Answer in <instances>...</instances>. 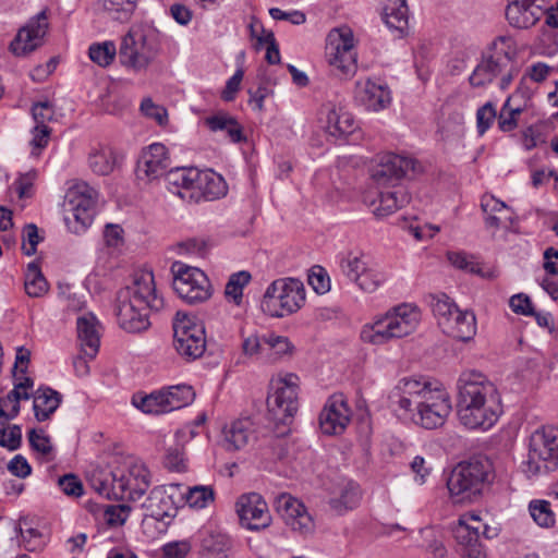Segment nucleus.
<instances>
[{"mask_svg": "<svg viewBox=\"0 0 558 558\" xmlns=\"http://www.w3.org/2000/svg\"><path fill=\"white\" fill-rule=\"evenodd\" d=\"M389 399L399 409L411 413L413 423L425 429L441 427L452 409L448 392L433 388L426 379L402 378Z\"/></svg>", "mask_w": 558, "mask_h": 558, "instance_id": "f257e3e1", "label": "nucleus"}, {"mask_svg": "<svg viewBox=\"0 0 558 558\" xmlns=\"http://www.w3.org/2000/svg\"><path fill=\"white\" fill-rule=\"evenodd\" d=\"M457 413L470 429H488L498 418L500 398L496 386L482 373L464 371L459 376Z\"/></svg>", "mask_w": 558, "mask_h": 558, "instance_id": "f03ea898", "label": "nucleus"}, {"mask_svg": "<svg viewBox=\"0 0 558 558\" xmlns=\"http://www.w3.org/2000/svg\"><path fill=\"white\" fill-rule=\"evenodd\" d=\"M85 476L95 492L116 500H140L151 485L149 470L138 460H130L113 470L90 466Z\"/></svg>", "mask_w": 558, "mask_h": 558, "instance_id": "7ed1b4c3", "label": "nucleus"}, {"mask_svg": "<svg viewBox=\"0 0 558 558\" xmlns=\"http://www.w3.org/2000/svg\"><path fill=\"white\" fill-rule=\"evenodd\" d=\"M493 480V462L487 457L476 456L453 468L447 487L454 502H471L482 495L484 486Z\"/></svg>", "mask_w": 558, "mask_h": 558, "instance_id": "20e7f679", "label": "nucleus"}, {"mask_svg": "<svg viewBox=\"0 0 558 558\" xmlns=\"http://www.w3.org/2000/svg\"><path fill=\"white\" fill-rule=\"evenodd\" d=\"M421 320L417 307L401 304L387 312L372 325H365L361 339L365 343L385 344L392 339L407 337L415 331Z\"/></svg>", "mask_w": 558, "mask_h": 558, "instance_id": "39448f33", "label": "nucleus"}, {"mask_svg": "<svg viewBox=\"0 0 558 558\" xmlns=\"http://www.w3.org/2000/svg\"><path fill=\"white\" fill-rule=\"evenodd\" d=\"M558 466V428L543 426L530 437L524 473L527 477L545 475Z\"/></svg>", "mask_w": 558, "mask_h": 558, "instance_id": "423d86ee", "label": "nucleus"}, {"mask_svg": "<svg viewBox=\"0 0 558 558\" xmlns=\"http://www.w3.org/2000/svg\"><path fill=\"white\" fill-rule=\"evenodd\" d=\"M305 302L302 281L294 278L275 280L266 290L260 306L272 317H284L299 311Z\"/></svg>", "mask_w": 558, "mask_h": 558, "instance_id": "0eeeda50", "label": "nucleus"}, {"mask_svg": "<svg viewBox=\"0 0 558 558\" xmlns=\"http://www.w3.org/2000/svg\"><path fill=\"white\" fill-rule=\"evenodd\" d=\"M481 533L492 539L498 535L496 527H489L474 514L462 515L453 529V536L464 558H486V550L481 543Z\"/></svg>", "mask_w": 558, "mask_h": 558, "instance_id": "6e6552de", "label": "nucleus"}, {"mask_svg": "<svg viewBox=\"0 0 558 558\" xmlns=\"http://www.w3.org/2000/svg\"><path fill=\"white\" fill-rule=\"evenodd\" d=\"M173 345L182 357L194 361L206 350V333L202 323L194 322L185 313L177 312L173 319Z\"/></svg>", "mask_w": 558, "mask_h": 558, "instance_id": "1a4fd4ad", "label": "nucleus"}, {"mask_svg": "<svg viewBox=\"0 0 558 558\" xmlns=\"http://www.w3.org/2000/svg\"><path fill=\"white\" fill-rule=\"evenodd\" d=\"M158 45L153 36L141 29H131L122 38L119 59L122 65L141 71L146 69L158 54Z\"/></svg>", "mask_w": 558, "mask_h": 558, "instance_id": "9d476101", "label": "nucleus"}, {"mask_svg": "<svg viewBox=\"0 0 558 558\" xmlns=\"http://www.w3.org/2000/svg\"><path fill=\"white\" fill-rule=\"evenodd\" d=\"M326 56L329 64L341 77H349L356 71V52L353 33L348 27L335 28L327 36Z\"/></svg>", "mask_w": 558, "mask_h": 558, "instance_id": "9b49d317", "label": "nucleus"}, {"mask_svg": "<svg viewBox=\"0 0 558 558\" xmlns=\"http://www.w3.org/2000/svg\"><path fill=\"white\" fill-rule=\"evenodd\" d=\"M173 290L189 304H197L211 295V284L204 271L184 264H174Z\"/></svg>", "mask_w": 558, "mask_h": 558, "instance_id": "f8f14e48", "label": "nucleus"}, {"mask_svg": "<svg viewBox=\"0 0 558 558\" xmlns=\"http://www.w3.org/2000/svg\"><path fill=\"white\" fill-rule=\"evenodd\" d=\"M421 171L422 167L415 159L388 153L378 157L371 169V178L378 187H398L397 183L402 178Z\"/></svg>", "mask_w": 558, "mask_h": 558, "instance_id": "ddd939ff", "label": "nucleus"}, {"mask_svg": "<svg viewBox=\"0 0 558 558\" xmlns=\"http://www.w3.org/2000/svg\"><path fill=\"white\" fill-rule=\"evenodd\" d=\"M98 203V192L87 182L72 180L73 231L84 233L94 222Z\"/></svg>", "mask_w": 558, "mask_h": 558, "instance_id": "4468645a", "label": "nucleus"}, {"mask_svg": "<svg viewBox=\"0 0 558 558\" xmlns=\"http://www.w3.org/2000/svg\"><path fill=\"white\" fill-rule=\"evenodd\" d=\"M151 310L138 302L134 303L126 292H117L113 313L120 328L128 332H142L150 326L149 312Z\"/></svg>", "mask_w": 558, "mask_h": 558, "instance_id": "2eb2a0df", "label": "nucleus"}, {"mask_svg": "<svg viewBox=\"0 0 558 558\" xmlns=\"http://www.w3.org/2000/svg\"><path fill=\"white\" fill-rule=\"evenodd\" d=\"M48 28L47 9H45L19 29L9 46L10 51L16 57L28 56L44 45Z\"/></svg>", "mask_w": 558, "mask_h": 558, "instance_id": "dca6fc26", "label": "nucleus"}, {"mask_svg": "<svg viewBox=\"0 0 558 558\" xmlns=\"http://www.w3.org/2000/svg\"><path fill=\"white\" fill-rule=\"evenodd\" d=\"M298 376L288 374L282 380V386L277 388L274 395L267 399L268 411L274 421L288 424L298 411Z\"/></svg>", "mask_w": 558, "mask_h": 558, "instance_id": "f3484780", "label": "nucleus"}, {"mask_svg": "<svg viewBox=\"0 0 558 558\" xmlns=\"http://www.w3.org/2000/svg\"><path fill=\"white\" fill-rule=\"evenodd\" d=\"M275 508L293 532L303 536L314 532L315 523L306 507L290 494L279 495L275 500Z\"/></svg>", "mask_w": 558, "mask_h": 558, "instance_id": "a211bd4d", "label": "nucleus"}, {"mask_svg": "<svg viewBox=\"0 0 558 558\" xmlns=\"http://www.w3.org/2000/svg\"><path fill=\"white\" fill-rule=\"evenodd\" d=\"M236 513L243 527L260 531L271 523L267 502L257 493L242 495L236 501Z\"/></svg>", "mask_w": 558, "mask_h": 558, "instance_id": "6ab92c4d", "label": "nucleus"}, {"mask_svg": "<svg viewBox=\"0 0 558 558\" xmlns=\"http://www.w3.org/2000/svg\"><path fill=\"white\" fill-rule=\"evenodd\" d=\"M171 161L167 147L161 143H154L142 151L137 161L136 177L146 183L165 177Z\"/></svg>", "mask_w": 558, "mask_h": 558, "instance_id": "aec40b11", "label": "nucleus"}, {"mask_svg": "<svg viewBox=\"0 0 558 558\" xmlns=\"http://www.w3.org/2000/svg\"><path fill=\"white\" fill-rule=\"evenodd\" d=\"M351 410L342 395L331 396L319 414V426L325 435L342 434L350 422Z\"/></svg>", "mask_w": 558, "mask_h": 558, "instance_id": "412c9836", "label": "nucleus"}, {"mask_svg": "<svg viewBox=\"0 0 558 558\" xmlns=\"http://www.w3.org/2000/svg\"><path fill=\"white\" fill-rule=\"evenodd\" d=\"M517 73V68L510 66L507 69L502 62L489 54L484 57L476 65L469 81L474 87H483L486 84L492 83L497 76L501 75L499 86L501 89H506Z\"/></svg>", "mask_w": 558, "mask_h": 558, "instance_id": "4be33fe9", "label": "nucleus"}, {"mask_svg": "<svg viewBox=\"0 0 558 558\" xmlns=\"http://www.w3.org/2000/svg\"><path fill=\"white\" fill-rule=\"evenodd\" d=\"M101 338V324L92 312H84L76 317V343L78 351L86 357L95 359Z\"/></svg>", "mask_w": 558, "mask_h": 558, "instance_id": "5701e85b", "label": "nucleus"}, {"mask_svg": "<svg viewBox=\"0 0 558 558\" xmlns=\"http://www.w3.org/2000/svg\"><path fill=\"white\" fill-rule=\"evenodd\" d=\"M118 292H126L130 299L158 312L163 307V299L156 293L154 275L151 271L136 272L132 283L121 288Z\"/></svg>", "mask_w": 558, "mask_h": 558, "instance_id": "b1692460", "label": "nucleus"}, {"mask_svg": "<svg viewBox=\"0 0 558 558\" xmlns=\"http://www.w3.org/2000/svg\"><path fill=\"white\" fill-rule=\"evenodd\" d=\"M227 192L225 180L214 171H201L197 169L194 187L189 195L178 191V196L182 199L198 202L201 197L206 201H213L223 196Z\"/></svg>", "mask_w": 558, "mask_h": 558, "instance_id": "393cba45", "label": "nucleus"}, {"mask_svg": "<svg viewBox=\"0 0 558 558\" xmlns=\"http://www.w3.org/2000/svg\"><path fill=\"white\" fill-rule=\"evenodd\" d=\"M544 13L542 5L527 0L509 1L506 17L517 28H529L536 24Z\"/></svg>", "mask_w": 558, "mask_h": 558, "instance_id": "a878e982", "label": "nucleus"}, {"mask_svg": "<svg viewBox=\"0 0 558 558\" xmlns=\"http://www.w3.org/2000/svg\"><path fill=\"white\" fill-rule=\"evenodd\" d=\"M355 99L369 111H379L385 109L391 100L390 92L367 80L364 83L359 82L355 89Z\"/></svg>", "mask_w": 558, "mask_h": 558, "instance_id": "bb28decb", "label": "nucleus"}, {"mask_svg": "<svg viewBox=\"0 0 558 558\" xmlns=\"http://www.w3.org/2000/svg\"><path fill=\"white\" fill-rule=\"evenodd\" d=\"M444 332L450 337L468 342L476 335V318L471 311L458 310L450 319H446Z\"/></svg>", "mask_w": 558, "mask_h": 558, "instance_id": "cd10ccee", "label": "nucleus"}, {"mask_svg": "<svg viewBox=\"0 0 558 558\" xmlns=\"http://www.w3.org/2000/svg\"><path fill=\"white\" fill-rule=\"evenodd\" d=\"M87 163L95 174L109 175L117 165L116 151L109 145L98 143L90 147Z\"/></svg>", "mask_w": 558, "mask_h": 558, "instance_id": "c85d7f7f", "label": "nucleus"}, {"mask_svg": "<svg viewBox=\"0 0 558 558\" xmlns=\"http://www.w3.org/2000/svg\"><path fill=\"white\" fill-rule=\"evenodd\" d=\"M326 130L333 137H347L356 130L355 120L349 111L343 108L328 106Z\"/></svg>", "mask_w": 558, "mask_h": 558, "instance_id": "c756f323", "label": "nucleus"}, {"mask_svg": "<svg viewBox=\"0 0 558 558\" xmlns=\"http://www.w3.org/2000/svg\"><path fill=\"white\" fill-rule=\"evenodd\" d=\"M383 20L389 28L396 29L401 34L408 28L409 16L405 0H381Z\"/></svg>", "mask_w": 558, "mask_h": 558, "instance_id": "7c9ffc66", "label": "nucleus"}, {"mask_svg": "<svg viewBox=\"0 0 558 558\" xmlns=\"http://www.w3.org/2000/svg\"><path fill=\"white\" fill-rule=\"evenodd\" d=\"M33 409L35 417L39 422H44L58 409L61 397L59 392L49 388L40 387L34 395Z\"/></svg>", "mask_w": 558, "mask_h": 558, "instance_id": "2f4dec72", "label": "nucleus"}, {"mask_svg": "<svg viewBox=\"0 0 558 558\" xmlns=\"http://www.w3.org/2000/svg\"><path fill=\"white\" fill-rule=\"evenodd\" d=\"M391 191H380L378 205L374 209L377 217H386L410 203V194L402 187H392Z\"/></svg>", "mask_w": 558, "mask_h": 558, "instance_id": "473e14b6", "label": "nucleus"}, {"mask_svg": "<svg viewBox=\"0 0 558 558\" xmlns=\"http://www.w3.org/2000/svg\"><path fill=\"white\" fill-rule=\"evenodd\" d=\"M163 488L154 487L146 500L141 505L144 510V517H150L157 521H163L166 518L174 517L171 510L167 496L165 497Z\"/></svg>", "mask_w": 558, "mask_h": 558, "instance_id": "72a5a7b5", "label": "nucleus"}, {"mask_svg": "<svg viewBox=\"0 0 558 558\" xmlns=\"http://www.w3.org/2000/svg\"><path fill=\"white\" fill-rule=\"evenodd\" d=\"M197 175V168L194 167H174L169 168L165 175V180L169 185V190L178 195V191L191 193L194 187Z\"/></svg>", "mask_w": 558, "mask_h": 558, "instance_id": "f704fd0d", "label": "nucleus"}, {"mask_svg": "<svg viewBox=\"0 0 558 558\" xmlns=\"http://www.w3.org/2000/svg\"><path fill=\"white\" fill-rule=\"evenodd\" d=\"M253 432V422L250 417L234 421L229 428L225 429L227 449H241L248 442Z\"/></svg>", "mask_w": 558, "mask_h": 558, "instance_id": "c9c22d12", "label": "nucleus"}, {"mask_svg": "<svg viewBox=\"0 0 558 558\" xmlns=\"http://www.w3.org/2000/svg\"><path fill=\"white\" fill-rule=\"evenodd\" d=\"M481 207L486 215L485 223L488 228L498 229L511 219L507 205L494 196H483Z\"/></svg>", "mask_w": 558, "mask_h": 558, "instance_id": "e433bc0d", "label": "nucleus"}, {"mask_svg": "<svg viewBox=\"0 0 558 558\" xmlns=\"http://www.w3.org/2000/svg\"><path fill=\"white\" fill-rule=\"evenodd\" d=\"M25 292L31 298H41L48 292L49 284L40 269L38 259L27 265L24 280Z\"/></svg>", "mask_w": 558, "mask_h": 558, "instance_id": "4c0bfd02", "label": "nucleus"}, {"mask_svg": "<svg viewBox=\"0 0 558 558\" xmlns=\"http://www.w3.org/2000/svg\"><path fill=\"white\" fill-rule=\"evenodd\" d=\"M492 56L502 62L507 69L515 68L513 64L518 58V47L512 37H497L492 44Z\"/></svg>", "mask_w": 558, "mask_h": 558, "instance_id": "58836bf2", "label": "nucleus"}, {"mask_svg": "<svg viewBox=\"0 0 558 558\" xmlns=\"http://www.w3.org/2000/svg\"><path fill=\"white\" fill-rule=\"evenodd\" d=\"M360 500L361 490L359 485L349 483L341 489L339 497H333L329 500V505L336 513L342 514L343 512L357 507Z\"/></svg>", "mask_w": 558, "mask_h": 558, "instance_id": "ea45409f", "label": "nucleus"}, {"mask_svg": "<svg viewBox=\"0 0 558 558\" xmlns=\"http://www.w3.org/2000/svg\"><path fill=\"white\" fill-rule=\"evenodd\" d=\"M185 438L184 430L175 433L177 442L168 447L163 464L170 471L183 472L186 470L184 446L181 440Z\"/></svg>", "mask_w": 558, "mask_h": 558, "instance_id": "a19ab883", "label": "nucleus"}, {"mask_svg": "<svg viewBox=\"0 0 558 558\" xmlns=\"http://www.w3.org/2000/svg\"><path fill=\"white\" fill-rule=\"evenodd\" d=\"M268 357L275 362L286 355L291 356L294 347L287 337L270 333L263 337Z\"/></svg>", "mask_w": 558, "mask_h": 558, "instance_id": "79ce46f5", "label": "nucleus"}, {"mask_svg": "<svg viewBox=\"0 0 558 558\" xmlns=\"http://www.w3.org/2000/svg\"><path fill=\"white\" fill-rule=\"evenodd\" d=\"M252 276L248 271L241 270L232 274L225 288V295L235 305H240L243 300V289L250 283Z\"/></svg>", "mask_w": 558, "mask_h": 558, "instance_id": "37998d69", "label": "nucleus"}, {"mask_svg": "<svg viewBox=\"0 0 558 558\" xmlns=\"http://www.w3.org/2000/svg\"><path fill=\"white\" fill-rule=\"evenodd\" d=\"M133 404L144 413L161 414L170 412L168 403H166L165 391L154 392L145 397H133Z\"/></svg>", "mask_w": 558, "mask_h": 558, "instance_id": "c03bdc74", "label": "nucleus"}, {"mask_svg": "<svg viewBox=\"0 0 558 558\" xmlns=\"http://www.w3.org/2000/svg\"><path fill=\"white\" fill-rule=\"evenodd\" d=\"M194 397L193 388L187 385L173 386L165 391L166 403H168L170 412L190 404Z\"/></svg>", "mask_w": 558, "mask_h": 558, "instance_id": "a18cd8bd", "label": "nucleus"}, {"mask_svg": "<svg viewBox=\"0 0 558 558\" xmlns=\"http://www.w3.org/2000/svg\"><path fill=\"white\" fill-rule=\"evenodd\" d=\"M430 306L433 314L438 319L439 326L442 328L446 319H450L459 310L453 301L446 294H437L430 296Z\"/></svg>", "mask_w": 558, "mask_h": 558, "instance_id": "49530a36", "label": "nucleus"}, {"mask_svg": "<svg viewBox=\"0 0 558 558\" xmlns=\"http://www.w3.org/2000/svg\"><path fill=\"white\" fill-rule=\"evenodd\" d=\"M117 53V47L111 40L93 44L88 49L90 60L102 68L110 65Z\"/></svg>", "mask_w": 558, "mask_h": 558, "instance_id": "de8ad7c7", "label": "nucleus"}, {"mask_svg": "<svg viewBox=\"0 0 558 558\" xmlns=\"http://www.w3.org/2000/svg\"><path fill=\"white\" fill-rule=\"evenodd\" d=\"M186 505L191 508L203 509L215 500V492L211 486L197 485L185 488Z\"/></svg>", "mask_w": 558, "mask_h": 558, "instance_id": "09e8293b", "label": "nucleus"}, {"mask_svg": "<svg viewBox=\"0 0 558 558\" xmlns=\"http://www.w3.org/2000/svg\"><path fill=\"white\" fill-rule=\"evenodd\" d=\"M19 531L26 550L35 551L43 548V535L37 529L31 525L27 518H23L20 520Z\"/></svg>", "mask_w": 558, "mask_h": 558, "instance_id": "8fccbe9b", "label": "nucleus"}, {"mask_svg": "<svg viewBox=\"0 0 558 558\" xmlns=\"http://www.w3.org/2000/svg\"><path fill=\"white\" fill-rule=\"evenodd\" d=\"M530 512L534 521L542 527H549L555 523V517L550 510V504L546 500L531 501Z\"/></svg>", "mask_w": 558, "mask_h": 558, "instance_id": "3c124183", "label": "nucleus"}, {"mask_svg": "<svg viewBox=\"0 0 558 558\" xmlns=\"http://www.w3.org/2000/svg\"><path fill=\"white\" fill-rule=\"evenodd\" d=\"M137 0H104V9L114 19L128 20L133 13Z\"/></svg>", "mask_w": 558, "mask_h": 558, "instance_id": "603ef678", "label": "nucleus"}, {"mask_svg": "<svg viewBox=\"0 0 558 558\" xmlns=\"http://www.w3.org/2000/svg\"><path fill=\"white\" fill-rule=\"evenodd\" d=\"M44 240L41 235H39L38 227L35 223H27L23 228L22 232V252L32 256L37 252V245Z\"/></svg>", "mask_w": 558, "mask_h": 558, "instance_id": "864d4df0", "label": "nucleus"}, {"mask_svg": "<svg viewBox=\"0 0 558 558\" xmlns=\"http://www.w3.org/2000/svg\"><path fill=\"white\" fill-rule=\"evenodd\" d=\"M340 267L344 276L350 280L356 281L359 277L368 268L361 256L349 254L340 263Z\"/></svg>", "mask_w": 558, "mask_h": 558, "instance_id": "5fc2aeb1", "label": "nucleus"}, {"mask_svg": "<svg viewBox=\"0 0 558 558\" xmlns=\"http://www.w3.org/2000/svg\"><path fill=\"white\" fill-rule=\"evenodd\" d=\"M22 444V428L20 425L13 424L8 427L0 428V447L10 451L17 450Z\"/></svg>", "mask_w": 558, "mask_h": 558, "instance_id": "6e6d98bb", "label": "nucleus"}, {"mask_svg": "<svg viewBox=\"0 0 558 558\" xmlns=\"http://www.w3.org/2000/svg\"><path fill=\"white\" fill-rule=\"evenodd\" d=\"M384 281L385 276L381 272L373 268H367L354 282L364 292L372 293L375 292Z\"/></svg>", "mask_w": 558, "mask_h": 558, "instance_id": "4d7b16f0", "label": "nucleus"}, {"mask_svg": "<svg viewBox=\"0 0 558 558\" xmlns=\"http://www.w3.org/2000/svg\"><path fill=\"white\" fill-rule=\"evenodd\" d=\"M160 487L163 488L165 497H168V504L174 514L179 508L186 505L185 487L182 484H169Z\"/></svg>", "mask_w": 558, "mask_h": 558, "instance_id": "13d9d810", "label": "nucleus"}, {"mask_svg": "<svg viewBox=\"0 0 558 558\" xmlns=\"http://www.w3.org/2000/svg\"><path fill=\"white\" fill-rule=\"evenodd\" d=\"M141 112L149 119L155 120L159 125H166L168 122L167 109L155 104L151 98H144L141 102Z\"/></svg>", "mask_w": 558, "mask_h": 558, "instance_id": "bf43d9fd", "label": "nucleus"}, {"mask_svg": "<svg viewBox=\"0 0 558 558\" xmlns=\"http://www.w3.org/2000/svg\"><path fill=\"white\" fill-rule=\"evenodd\" d=\"M497 112L492 102H486L484 106L478 108L476 112L477 131L483 135L492 125L495 119H497Z\"/></svg>", "mask_w": 558, "mask_h": 558, "instance_id": "052dcab7", "label": "nucleus"}, {"mask_svg": "<svg viewBox=\"0 0 558 558\" xmlns=\"http://www.w3.org/2000/svg\"><path fill=\"white\" fill-rule=\"evenodd\" d=\"M448 260L452 266L458 269L471 272V274H480L481 267L478 264L469 260L465 253L462 252H448L447 253Z\"/></svg>", "mask_w": 558, "mask_h": 558, "instance_id": "680f3d73", "label": "nucleus"}, {"mask_svg": "<svg viewBox=\"0 0 558 558\" xmlns=\"http://www.w3.org/2000/svg\"><path fill=\"white\" fill-rule=\"evenodd\" d=\"M131 508L128 505L107 506L105 509V518L109 525L123 524L129 515Z\"/></svg>", "mask_w": 558, "mask_h": 558, "instance_id": "e2e57ef3", "label": "nucleus"}, {"mask_svg": "<svg viewBox=\"0 0 558 558\" xmlns=\"http://www.w3.org/2000/svg\"><path fill=\"white\" fill-rule=\"evenodd\" d=\"M36 178L37 172L35 170H31L19 177L15 181V186L20 198H29L33 196V186Z\"/></svg>", "mask_w": 558, "mask_h": 558, "instance_id": "0e129e2a", "label": "nucleus"}, {"mask_svg": "<svg viewBox=\"0 0 558 558\" xmlns=\"http://www.w3.org/2000/svg\"><path fill=\"white\" fill-rule=\"evenodd\" d=\"M512 101L513 97L507 98L497 118L498 128L502 132H511L518 126V119L510 114V112H508V109L510 108V102Z\"/></svg>", "mask_w": 558, "mask_h": 558, "instance_id": "69168bd1", "label": "nucleus"}, {"mask_svg": "<svg viewBox=\"0 0 558 558\" xmlns=\"http://www.w3.org/2000/svg\"><path fill=\"white\" fill-rule=\"evenodd\" d=\"M28 441L32 449L41 454H48L52 450L49 438L44 435L43 432L38 433L36 429L29 430Z\"/></svg>", "mask_w": 558, "mask_h": 558, "instance_id": "338daca9", "label": "nucleus"}, {"mask_svg": "<svg viewBox=\"0 0 558 558\" xmlns=\"http://www.w3.org/2000/svg\"><path fill=\"white\" fill-rule=\"evenodd\" d=\"M509 305L511 310L517 314L524 316L534 314V308L530 298L523 293L511 296Z\"/></svg>", "mask_w": 558, "mask_h": 558, "instance_id": "774afa93", "label": "nucleus"}]
</instances>
